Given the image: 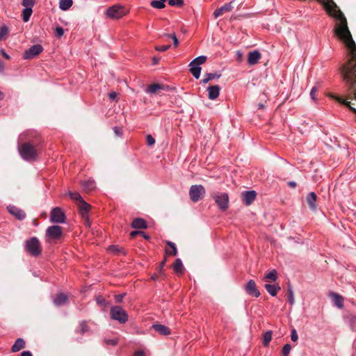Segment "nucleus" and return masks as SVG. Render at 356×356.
Segmentation results:
<instances>
[{"mask_svg": "<svg viewBox=\"0 0 356 356\" xmlns=\"http://www.w3.org/2000/svg\"><path fill=\"white\" fill-rule=\"evenodd\" d=\"M329 15L336 19L334 33L345 44L350 59L341 68V73L348 87L347 98L356 99V44L348 29L347 20L332 0H318Z\"/></svg>", "mask_w": 356, "mask_h": 356, "instance_id": "1", "label": "nucleus"}, {"mask_svg": "<svg viewBox=\"0 0 356 356\" xmlns=\"http://www.w3.org/2000/svg\"><path fill=\"white\" fill-rule=\"evenodd\" d=\"M18 151L21 157L26 161H32L36 159L37 150L33 145L24 143L18 147Z\"/></svg>", "mask_w": 356, "mask_h": 356, "instance_id": "2", "label": "nucleus"}, {"mask_svg": "<svg viewBox=\"0 0 356 356\" xmlns=\"http://www.w3.org/2000/svg\"><path fill=\"white\" fill-rule=\"evenodd\" d=\"M26 252L33 257H38L41 254V245L38 238L33 236L26 240L24 244Z\"/></svg>", "mask_w": 356, "mask_h": 356, "instance_id": "3", "label": "nucleus"}, {"mask_svg": "<svg viewBox=\"0 0 356 356\" xmlns=\"http://www.w3.org/2000/svg\"><path fill=\"white\" fill-rule=\"evenodd\" d=\"M112 319L118 321L121 324L125 323L128 321V314L120 306H113L110 310Z\"/></svg>", "mask_w": 356, "mask_h": 356, "instance_id": "4", "label": "nucleus"}, {"mask_svg": "<svg viewBox=\"0 0 356 356\" xmlns=\"http://www.w3.org/2000/svg\"><path fill=\"white\" fill-rule=\"evenodd\" d=\"M105 14L108 18L118 19L124 16L127 13L122 6L116 4L108 8L105 12Z\"/></svg>", "mask_w": 356, "mask_h": 356, "instance_id": "5", "label": "nucleus"}, {"mask_svg": "<svg viewBox=\"0 0 356 356\" xmlns=\"http://www.w3.org/2000/svg\"><path fill=\"white\" fill-rule=\"evenodd\" d=\"M205 194V189L202 185H193L189 190L191 200L193 202L199 201Z\"/></svg>", "mask_w": 356, "mask_h": 356, "instance_id": "6", "label": "nucleus"}, {"mask_svg": "<svg viewBox=\"0 0 356 356\" xmlns=\"http://www.w3.org/2000/svg\"><path fill=\"white\" fill-rule=\"evenodd\" d=\"M42 51L43 47L41 44H34L24 52L23 58L26 60L33 59L36 56L40 54Z\"/></svg>", "mask_w": 356, "mask_h": 356, "instance_id": "7", "label": "nucleus"}, {"mask_svg": "<svg viewBox=\"0 0 356 356\" xmlns=\"http://www.w3.org/2000/svg\"><path fill=\"white\" fill-rule=\"evenodd\" d=\"M50 220L52 222L63 223L65 220V216L59 207L53 208L50 213Z\"/></svg>", "mask_w": 356, "mask_h": 356, "instance_id": "8", "label": "nucleus"}, {"mask_svg": "<svg viewBox=\"0 0 356 356\" xmlns=\"http://www.w3.org/2000/svg\"><path fill=\"white\" fill-rule=\"evenodd\" d=\"M215 202L219 207V208L225 211L228 208L229 205V196L226 193L218 194L214 197Z\"/></svg>", "mask_w": 356, "mask_h": 356, "instance_id": "9", "label": "nucleus"}, {"mask_svg": "<svg viewBox=\"0 0 356 356\" xmlns=\"http://www.w3.org/2000/svg\"><path fill=\"white\" fill-rule=\"evenodd\" d=\"M46 235L53 240H57L62 236V229L58 225L49 226L46 230Z\"/></svg>", "mask_w": 356, "mask_h": 356, "instance_id": "10", "label": "nucleus"}, {"mask_svg": "<svg viewBox=\"0 0 356 356\" xmlns=\"http://www.w3.org/2000/svg\"><path fill=\"white\" fill-rule=\"evenodd\" d=\"M245 292L251 296L258 298L260 296V292L257 287L256 283L253 280H250L245 286Z\"/></svg>", "mask_w": 356, "mask_h": 356, "instance_id": "11", "label": "nucleus"}, {"mask_svg": "<svg viewBox=\"0 0 356 356\" xmlns=\"http://www.w3.org/2000/svg\"><path fill=\"white\" fill-rule=\"evenodd\" d=\"M243 202L247 206H250L255 200L257 193L254 191H245L241 193Z\"/></svg>", "mask_w": 356, "mask_h": 356, "instance_id": "12", "label": "nucleus"}, {"mask_svg": "<svg viewBox=\"0 0 356 356\" xmlns=\"http://www.w3.org/2000/svg\"><path fill=\"white\" fill-rule=\"evenodd\" d=\"M7 209L8 212L18 220H22L26 217L25 212L15 206L9 205Z\"/></svg>", "mask_w": 356, "mask_h": 356, "instance_id": "13", "label": "nucleus"}, {"mask_svg": "<svg viewBox=\"0 0 356 356\" xmlns=\"http://www.w3.org/2000/svg\"><path fill=\"white\" fill-rule=\"evenodd\" d=\"M234 1V0H232L229 3H225L224 5H222L220 8H219L218 9L216 10L213 13V15L215 18H218V17H220L223 13L225 12H229L232 10L233 8V6H232V3Z\"/></svg>", "mask_w": 356, "mask_h": 356, "instance_id": "14", "label": "nucleus"}, {"mask_svg": "<svg viewBox=\"0 0 356 356\" xmlns=\"http://www.w3.org/2000/svg\"><path fill=\"white\" fill-rule=\"evenodd\" d=\"M168 86L159 84V83H153L149 85L145 90V92L150 95H154L157 93L160 90H164L167 88Z\"/></svg>", "mask_w": 356, "mask_h": 356, "instance_id": "15", "label": "nucleus"}, {"mask_svg": "<svg viewBox=\"0 0 356 356\" xmlns=\"http://www.w3.org/2000/svg\"><path fill=\"white\" fill-rule=\"evenodd\" d=\"M208 91V97L211 100H215L220 95V87L218 85L209 86L207 89Z\"/></svg>", "mask_w": 356, "mask_h": 356, "instance_id": "16", "label": "nucleus"}, {"mask_svg": "<svg viewBox=\"0 0 356 356\" xmlns=\"http://www.w3.org/2000/svg\"><path fill=\"white\" fill-rule=\"evenodd\" d=\"M79 213L82 218H86L88 221V213L90 209V205L86 202L83 200L79 203Z\"/></svg>", "mask_w": 356, "mask_h": 356, "instance_id": "17", "label": "nucleus"}, {"mask_svg": "<svg viewBox=\"0 0 356 356\" xmlns=\"http://www.w3.org/2000/svg\"><path fill=\"white\" fill-rule=\"evenodd\" d=\"M261 58V54L259 51H250L248 56V63L251 65H256Z\"/></svg>", "mask_w": 356, "mask_h": 356, "instance_id": "18", "label": "nucleus"}, {"mask_svg": "<svg viewBox=\"0 0 356 356\" xmlns=\"http://www.w3.org/2000/svg\"><path fill=\"white\" fill-rule=\"evenodd\" d=\"M316 199H317V196L314 192H310L307 195V197H306L307 202L310 209L312 211L316 210Z\"/></svg>", "mask_w": 356, "mask_h": 356, "instance_id": "19", "label": "nucleus"}, {"mask_svg": "<svg viewBox=\"0 0 356 356\" xmlns=\"http://www.w3.org/2000/svg\"><path fill=\"white\" fill-rule=\"evenodd\" d=\"M152 328L161 335H169L170 330L168 327L161 324H154Z\"/></svg>", "mask_w": 356, "mask_h": 356, "instance_id": "20", "label": "nucleus"}, {"mask_svg": "<svg viewBox=\"0 0 356 356\" xmlns=\"http://www.w3.org/2000/svg\"><path fill=\"white\" fill-rule=\"evenodd\" d=\"M131 227L135 229H146L147 222L142 218H136L133 220Z\"/></svg>", "mask_w": 356, "mask_h": 356, "instance_id": "21", "label": "nucleus"}, {"mask_svg": "<svg viewBox=\"0 0 356 356\" xmlns=\"http://www.w3.org/2000/svg\"><path fill=\"white\" fill-rule=\"evenodd\" d=\"M264 287L267 292L273 297L275 296L278 291L281 289L278 284H266Z\"/></svg>", "mask_w": 356, "mask_h": 356, "instance_id": "22", "label": "nucleus"}, {"mask_svg": "<svg viewBox=\"0 0 356 356\" xmlns=\"http://www.w3.org/2000/svg\"><path fill=\"white\" fill-rule=\"evenodd\" d=\"M67 296L63 293H58L56 297L53 300V302L56 306H60L65 305L67 302Z\"/></svg>", "mask_w": 356, "mask_h": 356, "instance_id": "23", "label": "nucleus"}, {"mask_svg": "<svg viewBox=\"0 0 356 356\" xmlns=\"http://www.w3.org/2000/svg\"><path fill=\"white\" fill-rule=\"evenodd\" d=\"M25 347V341L22 338H18L13 345L11 350L13 353L18 352Z\"/></svg>", "mask_w": 356, "mask_h": 356, "instance_id": "24", "label": "nucleus"}, {"mask_svg": "<svg viewBox=\"0 0 356 356\" xmlns=\"http://www.w3.org/2000/svg\"><path fill=\"white\" fill-rule=\"evenodd\" d=\"M221 76V74L218 72H213V73H206L204 75V78L202 79L201 82L203 84H206L208 82H209L211 80L215 79H219Z\"/></svg>", "mask_w": 356, "mask_h": 356, "instance_id": "25", "label": "nucleus"}, {"mask_svg": "<svg viewBox=\"0 0 356 356\" xmlns=\"http://www.w3.org/2000/svg\"><path fill=\"white\" fill-rule=\"evenodd\" d=\"M82 186L86 191H91L95 188V182L93 179H88L82 182Z\"/></svg>", "mask_w": 356, "mask_h": 356, "instance_id": "26", "label": "nucleus"}, {"mask_svg": "<svg viewBox=\"0 0 356 356\" xmlns=\"http://www.w3.org/2000/svg\"><path fill=\"white\" fill-rule=\"evenodd\" d=\"M167 245L170 247L171 250L166 249L165 254L167 255L175 256L177 254V249L175 243L172 241H167Z\"/></svg>", "mask_w": 356, "mask_h": 356, "instance_id": "27", "label": "nucleus"}, {"mask_svg": "<svg viewBox=\"0 0 356 356\" xmlns=\"http://www.w3.org/2000/svg\"><path fill=\"white\" fill-rule=\"evenodd\" d=\"M332 296L335 305L339 308H342L343 307V298L337 293H333Z\"/></svg>", "mask_w": 356, "mask_h": 356, "instance_id": "28", "label": "nucleus"}, {"mask_svg": "<svg viewBox=\"0 0 356 356\" xmlns=\"http://www.w3.org/2000/svg\"><path fill=\"white\" fill-rule=\"evenodd\" d=\"M167 0H152L150 1V6L156 9H162L165 6V2Z\"/></svg>", "mask_w": 356, "mask_h": 356, "instance_id": "29", "label": "nucleus"}, {"mask_svg": "<svg viewBox=\"0 0 356 356\" xmlns=\"http://www.w3.org/2000/svg\"><path fill=\"white\" fill-rule=\"evenodd\" d=\"M277 272L275 269L270 271L264 277V281L271 280V281L275 282L277 280Z\"/></svg>", "mask_w": 356, "mask_h": 356, "instance_id": "30", "label": "nucleus"}, {"mask_svg": "<svg viewBox=\"0 0 356 356\" xmlns=\"http://www.w3.org/2000/svg\"><path fill=\"white\" fill-rule=\"evenodd\" d=\"M72 0H60L59 8L62 10H67L72 6Z\"/></svg>", "mask_w": 356, "mask_h": 356, "instance_id": "31", "label": "nucleus"}, {"mask_svg": "<svg viewBox=\"0 0 356 356\" xmlns=\"http://www.w3.org/2000/svg\"><path fill=\"white\" fill-rule=\"evenodd\" d=\"M190 67V72L193 74V76L195 79H199L201 74V67L200 66H189Z\"/></svg>", "mask_w": 356, "mask_h": 356, "instance_id": "32", "label": "nucleus"}, {"mask_svg": "<svg viewBox=\"0 0 356 356\" xmlns=\"http://www.w3.org/2000/svg\"><path fill=\"white\" fill-rule=\"evenodd\" d=\"M32 12H33V10L30 7L25 8L23 10L22 18H23V21L24 22H28L29 20L30 17H31V15L32 14Z\"/></svg>", "mask_w": 356, "mask_h": 356, "instance_id": "33", "label": "nucleus"}, {"mask_svg": "<svg viewBox=\"0 0 356 356\" xmlns=\"http://www.w3.org/2000/svg\"><path fill=\"white\" fill-rule=\"evenodd\" d=\"M174 270L176 272L180 273H182L184 272V266L181 260L179 258L175 260V262L174 264Z\"/></svg>", "mask_w": 356, "mask_h": 356, "instance_id": "34", "label": "nucleus"}, {"mask_svg": "<svg viewBox=\"0 0 356 356\" xmlns=\"http://www.w3.org/2000/svg\"><path fill=\"white\" fill-rule=\"evenodd\" d=\"M288 301L291 305H293L295 303V298L293 288L291 286H289L287 290Z\"/></svg>", "mask_w": 356, "mask_h": 356, "instance_id": "35", "label": "nucleus"}, {"mask_svg": "<svg viewBox=\"0 0 356 356\" xmlns=\"http://www.w3.org/2000/svg\"><path fill=\"white\" fill-rule=\"evenodd\" d=\"M272 339V331H266L264 334L263 343L265 346H268Z\"/></svg>", "mask_w": 356, "mask_h": 356, "instance_id": "36", "label": "nucleus"}, {"mask_svg": "<svg viewBox=\"0 0 356 356\" xmlns=\"http://www.w3.org/2000/svg\"><path fill=\"white\" fill-rule=\"evenodd\" d=\"M328 97H330L332 99H334L337 100L338 102H339L341 104L345 105L347 107L349 106V104H350V102L346 101L343 98H341L340 97H338V96H337L335 95H333V94H329Z\"/></svg>", "mask_w": 356, "mask_h": 356, "instance_id": "37", "label": "nucleus"}, {"mask_svg": "<svg viewBox=\"0 0 356 356\" xmlns=\"http://www.w3.org/2000/svg\"><path fill=\"white\" fill-rule=\"evenodd\" d=\"M163 36H165L168 39H171L172 41H173L174 47L175 48L177 47L179 42V40H178V39L176 36V34L175 33H170V34L165 33V34H163Z\"/></svg>", "mask_w": 356, "mask_h": 356, "instance_id": "38", "label": "nucleus"}, {"mask_svg": "<svg viewBox=\"0 0 356 356\" xmlns=\"http://www.w3.org/2000/svg\"><path fill=\"white\" fill-rule=\"evenodd\" d=\"M318 90V88L317 86H314L310 91L309 96L311 99L315 102H318V99L316 97V92Z\"/></svg>", "mask_w": 356, "mask_h": 356, "instance_id": "39", "label": "nucleus"}, {"mask_svg": "<svg viewBox=\"0 0 356 356\" xmlns=\"http://www.w3.org/2000/svg\"><path fill=\"white\" fill-rule=\"evenodd\" d=\"M168 3L171 6L181 7L184 4V0H168Z\"/></svg>", "mask_w": 356, "mask_h": 356, "instance_id": "40", "label": "nucleus"}, {"mask_svg": "<svg viewBox=\"0 0 356 356\" xmlns=\"http://www.w3.org/2000/svg\"><path fill=\"white\" fill-rule=\"evenodd\" d=\"M69 195L72 200H74L76 202H79V203L81 202L83 200L82 198L81 195L79 193H76V192H75V193L70 192Z\"/></svg>", "mask_w": 356, "mask_h": 356, "instance_id": "41", "label": "nucleus"}, {"mask_svg": "<svg viewBox=\"0 0 356 356\" xmlns=\"http://www.w3.org/2000/svg\"><path fill=\"white\" fill-rule=\"evenodd\" d=\"M8 32V27L6 26H2L0 27V40H1Z\"/></svg>", "mask_w": 356, "mask_h": 356, "instance_id": "42", "label": "nucleus"}, {"mask_svg": "<svg viewBox=\"0 0 356 356\" xmlns=\"http://www.w3.org/2000/svg\"><path fill=\"white\" fill-rule=\"evenodd\" d=\"M291 350V345L289 343L285 344L282 348L283 356H289V354Z\"/></svg>", "mask_w": 356, "mask_h": 356, "instance_id": "43", "label": "nucleus"}, {"mask_svg": "<svg viewBox=\"0 0 356 356\" xmlns=\"http://www.w3.org/2000/svg\"><path fill=\"white\" fill-rule=\"evenodd\" d=\"M194 63H197L200 66L202 64L204 63L207 60V56H200L194 59Z\"/></svg>", "mask_w": 356, "mask_h": 356, "instance_id": "44", "label": "nucleus"}, {"mask_svg": "<svg viewBox=\"0 0 356 356\" xmlns=\"http://www.w3.org/2000/svg\"><path fill=\"white\" fill-rule=\"evenodd\" d=\"M170 44H165L161 46H156L155 49L158 51L163 52L168 50L170 48Z\"/></svg>", "mask_w": 356, "mask_h": 356, "instance_id": "45", "label": "nucleus"}, {"mask_svg": "<svg viewBox=\"0 0 356 356\" xmlns=\"http://www.w3.org/2000/svg\"><path fill=\"white\" fill-rule=\"evenodd\" d=\"M34 3H35V0H23V1H22V5L25 8L30 7L32 8Z\"/></svg>", "mask_w": 356, "mask_h": 356, "instance_id": "46", "label": "nucleus"}, {"mask_svg": "<svg viewBox=\"0 0 356 356\" xmlns=\"http://www.w3.org/2000/svg\"><path fill=\"white\" fill-rule=\"evenodd\" d=\"M55 34L57 37L60 38L64 34V30L62 27L58 26L55 29Z\"/></svg>", "mask_w": 356, "mask_h": 356, "instance_id": "47", "label": "nucleus"}, {"mask_svg": "<svg viewBox=\"0 0 356 356\" xmlns=\"http://www.w3.org/2000/svg\"><path fill=\"white\" fill-rule=\"evenodd\" d=\"M146 141H147V145H149V146H152L155 143V139L151 135L147 136Z\"/></svg>", "mask_w": 356, "mask_h": 356, "instance_id": "48", "label": "nucleus"}, {"mask_svg": "<svg viewBox=\"0 0 356 356\" xmlns=\"http://www.w3.org/2000/svg\"><path fill=\"white\" fill-rule=\"evenodd\" d=\"M298 336L296 330L295 329L292 330L291 334V341L295 342L298 340Z\"/></svg>", "mask_w": 356, "mask_h": 356, "instance_id": "49", "label": "nucleus"}, {"mask_svg": "<svg viewBox=\"0 0 356 356\" xmlns=\"http://www.w3.org/2000/svg\"><path fill=\"white\" fill-rule=\"evenodd\" d=\"M80 327H81V330H80V332L81 334H84L86 330H87V325H86V323L85 321H82L80 324Z\"/></svg>", "mask_w": 356, "mask_h": 356, "instance_id": "50", "label": "nucleus"}, {"mask_svg": "<svg viewBox=\"0 0 356 356\" xmlns=\"http://www.w3.org/2000/svg\"><path fill=\"white\" fill-rule=\"evenodd\" d=\"M105 342L108 345L115 346L118 343V339H106Z\"/></svg>", "mask_w": 356, "mask_h": 356, "instance_id": "51", "label": "nucleus"}, {"mask_svg": "<svg viewBox=\"0 0 356 356\" xmlns=\"http://www.w3.org/2000/svg\"><path fill=\"white\" fill-rule=\"evenodd\" d=\"M113 129L116 136H122V131L121 128H120L118 127H113Z\"/></svg>", "mask_w": 356, "mask_h": 356, "instance_id": "52", "label": "nucleus"}, {"mask_svg": "<svg viewBox=\"0 0 356 356\" xmlns=\"http://www.w3.org/2000/svg\"><path fill=\"white\" fill-rule=\"evenodd\" d=\"M124 296H125V293H120V294L116 295L115 297L116 302H122Z\"/></svg>", "mask_w": 356, "mask_h": 356, "instance_id": "53", "label": "nucleus"}, {"mask_svg": "<svg viewBox=\"0 0 356 356\" xmlns=\"http://www.w3.org/2000/svg\"><path fill=\"white\" fill-rule=\"evenodd\" d=\"M108 97L111 100H115L117 97V93L115 92H112L108 93Z\"/></svg>", "mask_w": 356, "mask_h": 356, "instance_id": "54", "label": "nucleus"}, {"mask_svg": "<svg viewBox=\"0 0 356 356\" xmlns=\"http://www.w3.org/2000/svg\"><path fill=\"white\" fill-rule=\"evenodd\" d=\"M20 356H32V353L29 350H24L21 353Z\"/></svg>", "mask_w": 356, "mask_h": 356, "instance_id": "55", "label": "nucleus"}, {"mask_svg": "<svg viewBox=\"0 0 356 356\" xmlns=\"http://www.w3.org/2000/svg\"><path fill=\"white\" fill-rule=\"evenodd\" d=\"M110 249H111V250H113V252H120V248H119V246H118V245H111V246L110 247Z\"/></svg>", "mask_w": 356, "mask_h": 356, "instance_id": "56", "label": "nucleus"}, {"mask_svg": "<svg viewBox=\"0 0 356 356\" xmlns=\"http://www.w3.org/2000/svg\"><path fill=\"white\" fill-rule=\"evenodd\" d=\"M288 186L289 187H291V188H296V186H297V184L296 182L293 181H290L287 183Z\"/></svg>", "mask_w": 356, "mask_h": 356, "instance_id": "57", "label": "nucleus"}, {"mask_svg": "<svg viewBox=\"0 0 356 356\" xmlns=\"http://www.w3.org/2000/svg\"><path fill=\"white\" fill-rule=\"evenodd\" d=\"M133 356H145L144 352L142 350L136 351Z\"/></svg>", "mask_w": 356, "mask_h": 356, "instance_id": "58", "label": "nucleus"}, {"mask_svg": "<svg viewBox=\"0 0 356 356\" xmlns=\"http://www.w3.org/2000/svg\"><path fill=\"white\" fill-rule=\"evenodd\" d=\"M140 234L145 239H149V236L144 232L140 231Z\"/></svg>", "mask_w": 356, "mask_h": 356, "instance_id": "59", "label": "nucleus"}, {"mask_svg": "<svg viewBox=\"0 0 356 356\" xmlns=\"http://www.w3.org/2000/svg\"><path fill=\"white\" fill-rule=\"evenodd\" d=\"M138 234H140V231H133L130 233V236L132 238L135 237Z\"/></svg>", "mask_w": 356, "mask_h": 356, "instance_id": "60", "label": "nucleus"}, {"mask_svg": "<svg viewBox=\"0 0 356 356\" xmlns=\"http://www.w3.org/2000/svg\"><path fill=\"white\" fill-rule=\"evenodd\" d=\"M1 54L6 59H10V56L8 54H6L3 49H1Z\"/></svg>", "mask_w": 356, "mask_h": 356, "instance_id": "61", "label": "nucleus"}, {"mask_svg": "<svg viewBox=\"0 0 356 356\" xmlns=\"http://www.w3.org/2000/svg\"><path fill=\"white\" fill-rule=\"evenodd\" d=\"M194 59L189 63V66H200L197 63H194Z\"/></svg>", "mask_w": 356, "mask_h": 356, "instance_id": "62", "label": "nucleus"}, {"mask_svg": "<svg viewBox=\"0 0 356 356\" xmlns=\"http://www.w3.org/2000/svg\"><path fill=\"white\" fill-rule=\"evenodd\" d=\"M348 108H349L352 112H353L354 113H355V114H356V108H355L352 107V106H350V104H349V106H348Z\"/></svg>", "mask_w": 356, "mask_h": 356, "instance_id": "63", "label": "nucleus"}, {"mask_svg": "<svg viewBox=\"0 0 356 356\" xmlns=\"http://www.w3.org/2000/svg\"><path fill=\"white\" fill-rule=\"evenodd\" d=\"M159 60V58H153V63L154 64H157Z\"/></svg>", "mask_w": 356, "mask_h": 356, "instance_id": "64", "label": "nucleus"}]
</instances>
